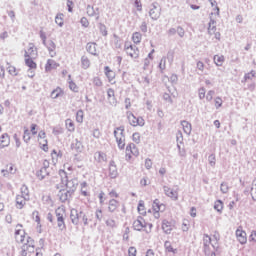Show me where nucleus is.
<instances>
[{
    "instance_id": "nucleus-1",
    "label": "nucleus",
    "mask_w": 256,
    "mask_h": 256,
    "mask_svg": "<svg viewBox=\"0 0 256 256\" xmlns=\"http://www.w3.org/2000/svg\"><path fill=\"white\" fill-rule=\"evenodd\" d=\"M59 176L62 185L66 187V191H69L70 193H75V191H77V186L79 185V180H77V178L69 179L65 170H59Z\"/></svg>"
},
{
    "instance_id": "nucleus-2",
    "label": "nucleus",
    "mask_w": 256,
    "mask_h": 256,
    "mask_svg": "<svg viewBox=\"0 0 256 256\" xmlns=\"http://www.w3.org/2000/svg\"><path fill=\"white\" fill-rule=\"evenodd\" d=\"M70 220L74 225H79V223H83L87 227L89 225V217L82 210H77L75 208L70 211Z\"/></svg>"
},
{
    "instance_id": "nucleus-3",
    "label": "nucleus",
    "mask_w": 256,
    "mask_h": 256,
    "mask_svg": "<svg viewBox=\"0 0 256 256\" xmlns=\"http://www.w3.org/2000/svg\"><path fill=\"white\" fill-rule=\"evenodd\" d=\"M39 35L43 45L47 48L50 57H55V55H57V52H55V50L57 49V45L55 44V42L53 40L47 41V35L43 30H40Z\"/></svg>"
},
{
    "instance_id": "nucleus-4",
    "label": "nucleus",
    "mask_w": 256,
    "mask_h": 256,
    "mask_svg": "<svg viewBox=\"0 0 256 256\" xmlns=\"http://www.w3.org/2000/svg\"><path fill=\"white\" fill-rule=\"evenodd\" d=\"M56 215V223L57 227L60 231H65L67 229V225L65 224V217H67V213L64 208H57L55 210Z\"/></svg>"
},
{
    "instance_id": "nucleus-5",
    "label": "nucleus",
    "mask_w": 256,
    "mask_h": 256,
    "mask_svg": "<svg viewBox=\"0 0 256 256\" xmlns=\"http://www.w3.org/2000/svg\"><path fill=\"white\" fill-rule=\"evenodd\" d=\"M28 253H35V240L31 237H27L26 243L21 246L20 255L27 256Z\"/></svg>"
},
{
    "instance_id": "nucleus-6",
    "label": "nucleus",
    "mask_w": 256,
    "mask_h": 256,
    "mask_svg": "<svg viewBox=\"0 0 256 256\" xmlns=\"http://www.w3.org/2000/svg\"><path fill=\"white\" fill-rule=\"evenodd\" d=\"M49 165L50 163L48 160H44L43 166L36 172V177L39 181H43L45 177H49V175H51V167H49Z\"/></svg>"
},
{
    "instance_id": "nucleus-7",
    "label": "nucleus",
    "mask_w": 256,
    "mask_h": 256,
    "mask_svg": "<svg viewBox=\"0 0 256 256\" xmlns=\"http://www.w3.org/2000/svg\"><path fill=\"white\" fill-rule=\"evenodd\" d=\"M124 51L132 59H139V48L136 45H132L129 42H125Z\"/></svg>"
},
{
    "instance_id": "nucleus-8",
    "label": "nucleus",
    "mask_w": 256,
    "mask_h": 256,
    "mask_svg": "<svg viewBox=\"0 0 256 256\" xmlns=\"http://www.w3.org/2000/svg\"><path fill=\"white\" fill-rule=\"evenodd\" d=\"M23 227V224H17L16 230H15V239L17 243H22V245H25L27 243V234L25 233V230H21L19 228Z\"/></svg>"
},
{
    "instance_id": "nucleus-9",
    "label": "nucleus",
    "mask_w": 256,
    "mask_h": 256,
    "mask_svg": "<svg viewBox=\"0 0 256 256\" xmlns=\"http://www.w3.org/2000/svg\"><path fill=\"white\" fill-rule=\"evenodd\" d=\"M149 17L152 19V21H157L159 17H161V7H159V4L157 2L151 4L149 10Z\"/></svg>"
},
{
    "instance_id": "nucleus-10",
    "label": "nucleus",
    "mask_w": 256,
    "mask_h": 256,
    "mask_svg": "<svg viewBox=\"0 0 256 256\" xmlns=\"http://www.w3.org/2000/svg\"><path fill=\"white\" fill-rule=\"evenodd\" d=\"M147 227V222L142 216H138L137 219L133 222V229L135 231H143Z\"/></svg>"
},
{
    "instance_id": "nucleus-11",
    "label": "nucleus",
    "mask_w": 256,
    "mask_h": 256,
    "mask_svg": "<svg viewBox=\"0 0 256 256\" xmlns=\"http://www.w3.org/2000/svg\"><path fill=\"white\" fill-rule=\"evenodd\" d=\"M153 211H154V217L155 219H159L161 217V214H159V211H163L165 209V205L159 203V199H155L152 205Z\"/></svg>"
},
{
    "instance_id": "nucleus-12",
    "label": "nucleus",
    "mask_w": 256,
    "mask_h": 256,
    "mask_svg": "<svg viewBox=\"0 0 256 256\" xmlns=\"http://www.w3.org/2000/svg\"><path fill=\"white\" fill-rule=\"evenodd\" d=\"M163 191L165 193V196L169 197L173 201H177V199H179V193L177 192V190H173L169 186H164Z\"/></svg>"
},
{
    "instance_id": "nucleus-13",
    "label": "nucleus",
    "mask_w": 256,
    "mask_h": 256,
    "mask_svg": "<svg viewBox=\"0 0 256 256\" xmlns=\"http://www.w3.org/2000/svg\"><path fill=\"white\" fill-rule=\"evenodd\" d=\"M73 195V192H70L69 190L62 189L58 193V197L61 201V203H67L71 199V196Z\"/></svg>"
},
{
    "instance_id": "nucleus-14",
    "label": "nucleus",
    "mask_w": 256,
    "mask_h": 256,
    "mask_svg": "<svg viewBox=\"0 0 256 256\" xmlns=\"http://www.w3.org/2000/svg\"><path fill=\"white\" fill-rule=\"evenodd\" d=\"M109 177L110 179H117L119 177V171L117 170V165L113 160H111L109 163Z\"/></svg>"
},
{
    "instance_id": "nucleus-15",
    "label": "nucleus",
    "mask_w": 256,
    "mask_h": 256,
    "mask_svg": "<svg viewBox=\"0 0 256 256\" xmlns=\"http://www.w3.org/2000/svg\"><path fill=\"white\" fill-rule=\"evenodd\" d=\"M24 57L37 59V48H35L33 43H29V48L25 50Z\"/></svg>"
},
{
    "instance_id": "nucleus-16",
    "label": "nucleus",
    "mask_w": 256,
    "mask_h": 256,
    "mask_svg": "<svg viewBox=\"0 0 256 256\" xmlns=\"http://www.w3.org/2000/svg\"><path fill=\"white\" fill-rule=\"evenodd\" d=\"M236 237L241 245L247 243V233L243 229L238 228L236 230Z\"/></svg>"
},
{
    "instance_id": "nucleus-17",
    "label": "nucleus",
    "mask_w": 256,
    "mask_h": 256,
    "mask_svg": "<svg viewBox=\"0 0 256 256\" xmlns=\"http://www.w3.org/2000/svg\"><path fill=\"white\" fill-rule=\"evenodd\" d=\"M107 99L110 105L113 107L117 106V98H115V90H113V88L107 90Z\"/></svg>"
},
{
    "instance_id": "nucleus-18",
    "label": "nucleus",
    "mask_w": 256,
    "mask_h": 256,
    "mask_svg": "<svg viewBox=\"0 0 256 256\" xmlns=\"http://www.w3.org/2000/svg\"><path fill=\"white\" fill-rule=\"evenodd\" d=\"M86 51L87 53H90V55H93L94 57H97V55H99L97 53V43L95 42H88L86 44Z\"/></svg>"
},
{
    "instance_id": "nucleus-19",
    "label": "nucleus",
    "mask_w": 256,
    "mask_h": 256,
    "mask_svg": "<svg viewBox=\"0 0 256 256\" xmlns=\"http://www.w3.org/2000/svg\"><path fill=\"white\" fill-rule=\"evenodd\" d=\"M29 201V198H25V196L17 195L16 196V208L17 209H23Z\"/></svg>"
},
{
    "instance_id": "nucleus-20",
    "label": "nucleus",
    "mask_w": 256,
    "mask_h": 256,
    "mask_svg": "<svg viewBox=\"0 0 256 256\" xmlns=\"http://www.w3.org/2000/svg\"><path fill=\"white\" fill-rule=\"evenodd\" d=\"M72 151H75L76 153H82L83 152V143L79 141V139H75L71 144Z\"/></svg>"
},
{
    "instance_id": "nucleus-21",
    "label": "nucleus",
    "mask_w": 256,
    "mask_h": 256,
    "mask_svg": "<svg viewBox=\"0 0 256 256\" xmlns=\"http://www.w3.org/2000/svg\"><path fill=\"white\" fill-rule=\"evenodd\" d=\"M11 143V138L9 137V134L4 133L0 137V147L3 149L5 147H9Z\"/></svg>"
},
{
    "instance_id": "nucleus-22",
    "label": "nucleus",
    "mask_w": 256,
    "mask_h": 256,
    "mask_svg": "<svg viewBox=\"0 0 256 256\" xmlns=\"http://www.w3.org/2000/svg\"><path fill=\"white\" fill-rule=\"evenodd\" d=\"M162 231L166 233V235H170V233L173 231V224L169 222L168 220L162 221Z\"/></svg>"
},
{
    "instance_id": "nucleus-23",
    "label": "nucleus",
    "mask_w": 256,
    "mask_h": 256,
    "mask_svg": "<svg viewBox=\"0 0 256 256\" xmlns=\"http://www.w3.org/2000/svg\"><path fill=\"white\" fill-rule=\"evenodd\" d=\"M181 126L183 128V132L187 135H191V131H193V127L191 126V123L187 120L181 121Z\"/></svg>"
},
{
    "instance_id": "nucleus-24",
    "label": "nucleus",
    "mask_w": 256,
    "mask_h": 256,
    "mask_svg": "<svg viewBox=\"0 0 256 256\" xmlns=\"http://www.w3.org/2000/svg\"><path fill=\"white\" fill-rule=\"evenodd\" d=\"M215 32H217V21H215L213 18H210L208 23V35H213Z\"/></svg>"
},
{
    "instance_id": "nucleus-25",
    "label": "nucleus",
    "mask_w": 256,
    "mask_h": 256,
    "mask_svg": "<svg viewBox=\"0 0 256 256\" xmlns=\"http://www.w3.org/2000/svg\"><path fill=\"white\" fill-rule=\"evenodd\" d=\"M63 95H65L63 89H61V87H57L51 92L50 97L51 99H59V97H63Z\"/></svg>"
},
{
    "instance_id": "nucleus-26",
    "label": "nucleus",
    "mask_w": 256,
    "mask_h": 256,
    "mask_svg": "<svg viewBox=\"0 0 256 256\" xmlns=\"http://www.w3.org/2000/svg\"><path fill=\"white\" fill-rule=\"evenodd\" d=\"M213 238L215 239V242L211 244L212 248L214 249V251H216V253H221V249L219 247V233L215 232Z\"/></svg>"
},
{
    "instance_id": "nucleus-27",
    "label": "nucleus",
    "mask_w": 256,
    "mask_h": 256,
    "mask_svg": "<svg viewBox=\"0 0 256 256\" xmlns=\"http://www.w3.org/2000/svg\"><path fill=\"white\" fill-rule=\"evenodd\" d=\"M104 73H105L109 83H111V81H113V79H115V72L113 70H111V68L109 66L104 67Z\"/></svg>"
},
{
    "instance_id": "nucleus-28",
    "label": "nucleus",
    "mask_w": 256,
    "mask_h": 256,
    "mask_svg": "<svg viewBox=\"0 0 256 256\" xmlns=\"http://www.w3.org/2000/svg\"><path fill=\"white\" fill-rule=\"evenodd\" d=\"M126 151H130L134 157H139V149H137V146L134 143L128 144Z\"/></svg>"
},
{
    "instance_id": "nucleus-29",
    "label": "nucleus",
    "mask_w": 256,
    "mask_h": 256,
    "mask_svg": "<svg viewBox=\"0 0 256 256\" xmlns=\"http://www.w3.org/2000/svg\"><path fill=\"white\" fill-rule=\"evenodd\" d=\"M126 115H127V119L129 121V124L132 127H136L137 117H135V114H133V112H131V111H128V112H126Z\"/></svg>"
},
{
    "instance_id": "nucleus-30",
    "label": "nucleus",
    "mask_w": 256,
    "mask_h": 256,
    "mask_svg": "<svg viewBox=\"0 0 256 256\" xmlns=\"http://www.w3.org/2000/svg\"><path fill=\"white\" fill-rule=\"evenodd\" d=\"M119 207V202L115 199H111L109 201L108 211L110 213H115L117 211V208Z\"/></svg>"
},
{
    "instance_id": "nucleus-31",
    "label": "nucleus",
    "mask_w": 256,
    "mask_h": 256,
    "mask_svg": "<svg viewBox=\"0 0 256 256\" xmlns=\"http://www.w3.org/2000/svg\"><path fill=\"white\" fill-rule=\"evenodd\" d=\"M213 61L217 67H222L223 63H225V56L223 55H215Z\"/></svg>"
},
{
    "instance_id": "nucleus-32",
    "label": "nucleus",
    "mask_w": 256,
    "mask_h": 256,
    "mask_svg": "<svg viewBox=\"0 0 256 256\" xmlns=\"http://www.w3.org/2000/svg\"><path fill=\"white\" fill-rule=\"evenodd\" d=\"M105 225L109 229H117V227H118L117 221H115V219H113V218L106 219L105 220Z\"/></svg>"
},
{
    "instance_id": "nucleus-33",
    "label": "nucleus",
    "mask_w": 256,
    "mask_h": 256,
    "mask_svg": "<svg viewBox=\"0 0 256 256\" xmlns=\"http://www.w3.org/2000/svg\"><path fill=\"white\" fill-rule=\"evenodd\" d=\"M204 249V254L206 256H217V255H221V253H217V251H215V249H213L211 251V246H203Z\"/></svg>"
},
{
    "instance_id": "nucleus-34",
    "label": "nucleus",
    "mask_w": 256,
    "mask_h": 256,
    "mask_svg": "<svg viewBox=\"0 0 256 256\" xmlns=\"http://www.w3.org/2000/svg\"><path fill=\"white\" fill-rule=\"evenodd\" d=\"M95 159L96 161H98V163H103V161H107V154H105L104 152H96L95 153Z\"/></svg>"
},
{
    "instance_id": "nucleus-35",
    "label": "nucleus",
    "mask_w": 256,
    "mask_h": 256,
    "mask_svg": "<svg viewBox=\"0 0 256 256\" xmlns=\"http://www.w3.org/2000/svg\"><path fill=\"white\" fill-rule=\"evenodd\" d=\"M80 187H81V195H83V197H89V191H88V188H89V184H87V182H82L80 184Z\"/></svg>"
},
{
    "instance_id": "nucleus-36",
    "label": "nucleus",
    "mask_w": 256,
    "mask_h": 256,
    "mask_svg": "<svg viewBox=\"0 0 256 256\" xmlns=\"http://www.w3.org/2000/svg\"><path fill=\"white\" fill-rule=\"evenodd\" d=\"M81 67L82 69H89V67H91V61L87 56L81 57Z\"/></svg>"
},
{
    "instance_id": "nucleus-37",
    "label": "nucleus",
    "mask_w": 256,
    "mask_h": 256,
    "mask_svg": "<svg viewBox=\"0 0 256 256\" xmlns=\"http://www.w3.org/2000/svg\"><path fill=\"white\" fill-rule=\"evenodd\" d=\"M164 249L167 251V253H173L174 255L177 253V249H174L169 240L164 242Z\"/></svg>"
},
{
    "instance_id": "nucleus-38",
    "label": "nucleus",
    "mask_w": 256,
    "mask_h": 256,
    "mask_svg": "<svg viewBox=\"0 0 256 256\" xmlns=\"http://www.w3.org/2000/svg\"><path fill=\"white\" fill-rule=\"evenodd\" d=\"M35 58H25V65L29 67V69H37V63L33 61Z\"/></svg>"
},
{
    "instance_id": "nucleus-39",
    "label": "nucleus",
    "mask_w": 256,
    "mask_h": 256,
    "mask_svg": "<svg viewBox=\"0 0 256 256\" xmlns=\"http://www.w3.org/2000/svg\"><path fill=\"white\" fill-rule=\"evenodd\" d=\"M86 13L89 17H95V15H99V12L95 11V7L91 5H87Z\"/></svg>"
},
{
    "instance_id": "nucleus-40",
    "label": "nucleus",
    "mask_w": 256,
    "mask_h": 256,
    "mask_svg": "<svg viewBox=\"0 0 256 256\" xmlns=\"http://www.w3.org/2000/svg\"><path fill=\"white\" fill-rule=\"evenodd\" d=\"M20 196L25 197L26 199H29V187L27 185H22L20 188Z\"/></svg>"
},
{
    "instance_id": "nucleus-41",
    "label": "nucleus",
    "mask_w": 256,
    "mask_h": 256,
    "mask_svg": "<svg viewBox=\"0 0 256 256\" xmlns=\"http://www.w3.org/2000/svg\"><path fill=\"white\" fill-rule=\"evenodd\" d=\"M141 39H143V36L139 32L133 33L132 41L135 45H139V43H141Z\"/></svg>"
},
{
    "instance_id": "nucleus-42",
    "label": "nucleus",
    "mask_w": 256,
    "mask_h": 256,
    "mask_svg": "<svg viewBox=\"0 0 256 256\" xmlns=\"http://www.w3.org/2000/svg\"><path fill=\"white\" fill-rule=\"evenodd\" d=\"M63 13L57 14L55 17V23L58 27H63L64 21H63Z\"/></svg>"
},
{
    "instance_id": "nucleus-43",
    "label": "nucleus",
    "mask_w": 256,
    "mask_h": 256,
    "mask_svg": "<svg viewBox=\"0 0 256 256\" xmlns=\"http://www.w3.org/2000/svg\"><path fill=\"white\" fill-rule=\"evenodd\" d=\"M214 209L218 213H223V201L216 200L215 203H214Z\"/></svg>"
},
{
    "instance_id": "nucleus-44",
    "label": "nucleus",
    "mask_w": 256,
    "mask_h": 256,
    "mask_svg": "<svg viewBox=\"0 0 256 256\" xmlns=\"http://www.w3.org/2000/svg\"><path fill=\"white\" fill-rule=\"evenodd\" d=\"M23 141L24 143H29V141H31V131H29V128H24Z\"/></svg>"
},
{
    "instance_id": "nucleus-45",
    "label": "nucleus",
    "mask_w": 256,
    "mask_h": 256,
    "mask_svg": "<svg viewBox=\"0 0 256 256\" xmlns=\"http://www.w3.org/2000/svg\"><path fill=\"white\" fill-rule=\"evenodd\" d=\"M85 118V112L83 110H78L76 112V121L77 123H83V119Z\"/></svg>"
},
{
    "instance_id": "nucleus-46",
    "label": "nucleus",
    "mask_w": 256,
    "mask_h": 256,
    "mask_svg": "<svg viewBox=\"0 0 256 256\" xmlns=\"http://www.w3.org/2000/svg\"><path fill=\"white\" fill-rule=\"evenodd\" d=\"M66 128L70 133H73V131H75V123H73V120H66Z\"/></svg>"
},
{
    "instance_id": "nucleus-47",
    "label": "nucleus",
    "mask_w": 256,
    "mask_h": 256,
    "mask_svg": "<svg viewBox=\"0 0 256 256\" xmlns=\"http://www.w3.org/2000/svg\"><path fill=\"white\" fill-rule=\"evenodd\" d=\"M116 143H117L119 149H121V150L125 149V138L116 137Z\"/></svg>"
},
{
    "instance_id": "nucleus-48",
    "label": "nucleus",
    "mask_w": 256,
    "mask_h": 256,
    "mask_svg": "<svg viewBox=\"0 0 256 256\" xmlns=\"http://www.w3.org/2000/svg\"><path fill=\"white\" fill-rule=\"evenodd\" d=\"M256 75L255 70H252L251 72H248L244 75V81H251ZM244 81L242 80V83H244Z\"/></svg>"
},
{
    "instance_id": "nucleus-49",
    "label": "nucleus",
    "mask_w": 256,
    "mask_h": 256,
    "mask_svg": "<svg viewBox=\"0 0 256 256\" xmlns=\"http://www.w3.org/2000/svg\"><path fill=\"white\" fill-rule=\"evenodd\" d=\"M7 71L9 75H12L13 77H17V75H19V72L17 71V68H15V66H8Z\"/></svg>"
},
{
    "instance_id": "nucleus-50",
    "label": "nucleus",
    "mask_w": 256,
    "mask_h": 256,
    "mask_svg": "<svg viewBox=\"0 0 256 256\" xmlns=\"http://www.w3.org/2000/svg\"><path fill=\"white\" fill-rule=\"evenodd\" d=\"M95 217H96V221H98V223H101V221H103V210L102 209H96Z\"/></svg>"
},
{
    "instance_id": "nucleus-51",
    "label": "nucleus",
    "mask_w": 256,
    "mask_h": 256,
    "mask_svg": "<svg viewBox=\"0 0 256 256\" xmlns=\"http://www.w3.org/2000/svg\"><path fill=\"white\" fill-rule=\"evenodd\" d=\"M210 245H213V243H211V238L207 234H204L203 235V247H207Z\"/></svg>"
},
{
    "instance_id": "nucleus-52",
    "label": "nucleus",
    "mask_w": 256,
    "mask_h": 256,
    "mask_svg": "<svg viewBox=\"0 0 256 256\" xmlns=\"http://www.w3.org/2000/svg\"><path fill=\"white\" fill-rule=\"evenodd\" d=\"M251 195L253 201H256V179L252 181Z\"/></svg>"
},
{
    "instance_id": "nucleus-53",
    "label": "nucleus",
    "mask_w": 256,
    "mask_h": 256,
    "mask_svg": "<svg viewBox=\"0 0 256 256\" xmlns=\"http://www.w3.org/2000/svg\"><path fill=\"white\" fill-rule=\"evenodd\" d=\"M216 161H217V159H216V157H215V154H210V155L208 156V162H209V165H210L211 167H215Z\"/></svg>"
},
{
    "instance_id": "nucleus-54",
    "label": "nucleus",
    "mask_w": 256,
    "mask_h": 256,
    "mask_svg": "<svg viewBox=\"0 0 256 256\" xmlns=\"http://www.w3.org/2000/svg\"><path fill=\"white\" fill-rule=\"evenodd\" d=\"M220 191L223 194L229 193V185L226 182H222L220 185Z\"/></svg>"
},
{
    "instance_id": "nucleus-55",
    "label": "nucleus",
    "mask_w": 256,
    "mask_h": 256,
    "mask_svg": "<svg viewBox=\"0 0 256 256\" xmlns=\"http://www.w3.org/2000/svg\"><path fill=\"white\" fill-rule=\"evenodd\" d=\"M99 29H100V33L103 35V37H107V35H108L107 26H105V24H103V23H100Z\"/></svg>"
},
{
    "instance_id": "nucleus-56",
    "label": "nucleus",
    "mask_w": 256,
    "mask_h": 256,
    "mask_svg": "<svg viewBox=\"0 0 256 256\" xmlns=\"http://www.w3.org/2000/svg\"><path fill=\"white\" fill-rule=\"evenodd\" d=\"M93 85L95 87H103V81H101V78H99V77H94L93 78Z\"/></svg>"
},
{
    "instance_id": "nucleus-57",
    "label": "nucleus",
    "mask_w": 256,
    "mask_h": 256,
    "mask_svg": "<svg viewBox=\"0 0 256 256\" xmlns=\"http://www.w3.org/2000/svg\"><path fill=\"white\" fill-rule=\"evenodd\" d=\"M167 63V57H162L161 60H160V63H159V69L162 70V71H165V65Z\"/></svg>"
},
{
    "instance_id": "nucleus-58",
    "label": "nucleus",
    "mask_w": 256,
    "mask_h": 256,
    "mask_svg": "<svg viewBox=\"0 0 256 256\" xmlns=\"http://www.w3.org/2000/svg\"><path fill=\"white\" fill-rule=\"evenodd\" d=\"M132 141H134V143H141V134H139L138 132H135L133 135H132Z\"/></svg>"
},
{
    "instance_id": "nucleus-59",
    "label": "nucleus",
    "mask_w": 256,
    "mask_h": 256,
    "mask_svg": "<svg viewBox=\"0 0 256 256\" xmlns=\"http://www.w3.org/2000/svg\"><path fill=\"white\" fill-rule=\"evenodd\" d=\"M69 89L71 91H73L74 93H78L79 92V87H77V84H75V82H73V81L69 82Z\"/></svg>"
},
{
    "instance_id": "nucleus-60",
    "label": "nucleus",
    "mask_w": 256,
    "mask_h": 256,
    "mask_svg": "<svg viewBox=\"0 0 256 256\" xmlns=\"http://www.w3.org/2000/svg\"><path fill=\"white\" fill-rule=\"evenodd\" d=\"M53 65H55V61L48 59L46 65H45L46 71H51V69H53Z\"/></svg>"
},
{
    "instance_id": "nucleus-61",
    "label": "nucleus",
    "mask_w": 256,
    "mask_h": 256,
    "mask_svg": "<svg viewBox=\"0 0 256 256\" xmlns=\"http://www.w3.org/2000/svg\"><path fill=\"white\" fill-rule=\"evenodd\" d=\"M215 107L216 109H219L220 107H223V99H221V97H216L215 100Z\"/></svg>"
},
{
    "instance_id": "nucleus-62",
    "label": "nucleus",
    "mask_w": 256,
    "mask_h": 256,
    "mask_svg": "<svg viewBox=\"0 0 256 256\" xmlns=\"http://www.w3.org/2000/svg\"><path fill=\"white\" fill-rule=\"evenodd\" d=\"M176 141L177 143H180V145L183 144V132L180 130H178L176 133Z\"/></svg>"
},
{
    "instance_id": "nucleus-63",
    "label": "nucleus",
    "mask_w": 256,
    "mask_h": 256,
    "mask_svg": "<svg viewBox=\"0 0 256 256\" xmlns=\"http://www.w3.org/2000/svg\"><path fill=\"white\" fill-rule=\"evenodd\" d=\"M175 58V53L173 51H169L167 53L166 59L168 60V62L171 64H173V59Z\"/></svg>"
},
{
    "instance_id": "nucleus-64",
    "label": "nucleus",
    "mask_w": 256,
    "mask_h": 256,
    "mask_svg": "<svg viewBox=\"0 0 256 256\" xmlns=\"http://www.w3.org/2000/svg\"><path fill=\"white\" fill-rule=\"evenodd\" d=\"M80 23H81L82 27H84L85 29H87V27H89V20L87 19V17H82L80 20Z\"/></svg>"
}]
</instances>
